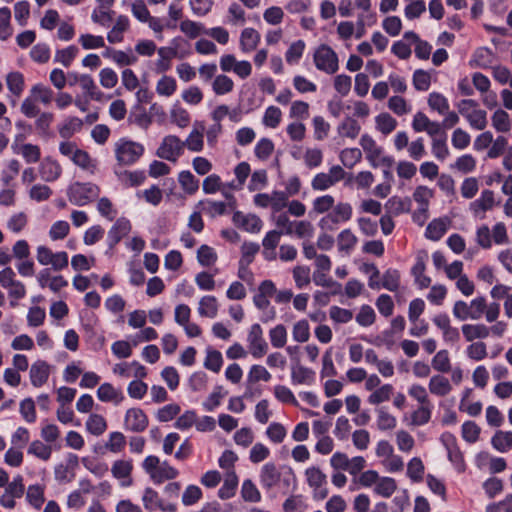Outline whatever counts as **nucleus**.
Masks as SVG:
<instances>
[{"mask_svg":"<svg viewBox=\"0 0 512 512\" xmlns=\"http://www.w3.org/2000/svg\"><path fill=\"white\" fill-rule=\"evenodd\" d=\"M292 336L296 342L305 343L310 338V326L307 320L302 319L294 323Z\"/></svg>","mask_w":512,"mask_h":512,"instance_id":"052dcab7","label":"nucleus"},{"mask_svg":"<svg viewBox=\"0 0 512 512\" xmlns=\"http://www.w3.org/2000/svg\"><path fill=\"white\" fill-rule=\"evenodd\" d=\"M234 89L233 80L225 74L215 76L212 82V90L216 95H225Z\"/></svg>","mask_w":512,"mask_h":512,"instance_id":"37998d69","label":"nucleus"},{"mask_svg":"<svg viewBox=\"0 0 512 512\" xmlns=\"http://www.w3.org/2000/svg\"><path fill=\"white\" fill-rule=\"evenodd\" d=\"M241 497L246 502L257 503L261 501V493L250 479L243 481L241 486Z\"/></svg>","mask_w":512,"mask_h":512,"instance_id":"c03bdc74","label":"nucleus"},{"mask_svg":"<svg viewBox=\"0 0 512 512\" xmlns=\"http://www.w3.org/2000/svg\"><path fill=\"white\" fill-rule=\"evenodd\" d=\"M171 122L180 128H185L190 123V115L186 109L175 104L170 111Z\"/></svg>","mask_w":512,"mask_h":512,"instance_id":"13d9d810","label":"nucleus"},{"mask_svg":"<svg viewBox=\"0 0 512 512\" xmlns=\"http://www.w3.org/2000/svg\"><path fill=\"white\" fill-rule=\"evenodd\" d=\"M432 367L435 371L440 373H447L451 370V361L447 350L438 351L431 361Z\"/></svg>","mask_w":512,"mask_h":512,"instance_id":"09e8293b","label":"nucleus"},{"mask_svg":"<svg viewBox=\"0 0 512 512\" xmlns=\"http://www.w3.org/2000/svg\"><path fill=\"white\" fill-rule=\"evenodd\" d=\"M50 375V366L43 360H37L31 365L29 376L34 387L43 386Z\"/></svg>","mask_w":512,"mask_h":512,"instance_id":"f3484780","label":"nucleus"},{"mask_svg":"<svg viewBox=\"0 0 512 512\" xmlns=\"http://www.w3.org/2000/svg\"><path fill=\"white\" fill-rule=\"evenodd\" d=\"M6 85L11 94L15 97L12 100V104L15 105L16 99H18L25 87L24 77L20 72H10L6 76Z\"/></svg>","mask_w":512,"mask_h":512,"instance_id":"c85d7f7f","label":"nucleus"},{"mask_svg":"<svg viewBox=\"0 0 512 512\" xmlns=\"http://www.w3.org/2000/svg\"><path fill=\"white\" fill-rule=\"evenodd\" d=\"M78 48L75 45H70L64 49L55 52V62L61 63L64 67H69L78 55Z\"/></svg>","mask_w":512,"mask_h":512,"instance_id":"8fccbe9b","label":"nucleus"},{"mask_svg":"<svg viewBox=\"0 0 512 512\" xmlns=\"http://www.w3.org/2000/svg\"><path fill=\"white\" fill-rule=\"evenodd\" d=\"M465 118L474 129L483 130L487 126V113L482 109H473Z\"/></svg>","mask_w":512,"mask_h":512,"instance_id":"0e129e2a","label":"nucleus"},{"mask_svg":"<svg viewBox=\"0 0 512 512\" xmlns=\"http://www.w3.org/2000/svg\"><path fill=\"white\" fill-rule=\"evenodd\" d=\"M223 364V357L221 352L215 349L208 348L206 350V358L204 360V367L210 371L218 373Z\"/></svg>","mask_w":512,"mask_h":512,"instance_id":"3c124183","label":"nucleus"},{"mask_svg":"<svg viewBox=\"0 0 512 512\" xmlns=\"http://www.w3.org/2000/svg\"><path fill=\"white\" fill-rule=\"evenodd\" d=\"M328 272H313V281L316 285L331 289L332 294H337L341 290V284L328 277Z\"/></svg>","mask_w":512,"mask_h":512,"instance_id":"603ef678","label":"nucleus"},{"mask_svg":"<svg viewBox=\"0 0 512 512\" xmlns=\"http://www.w3.org/2000/svg\"><path fill=\"white\" fill-rule=\"evenodd\" d=\"M87 430L95 435H102L107 429V422L105 418L99 414H91L86 421Z\"/></svg>","mask_w":512,"mask_h":512,"instance_id":"de8ad7c7","label":"nucleus"},{"mask_svg":"<svg viewBox=\"0 0 512 512\" xmlns=\"http://www.w3.org/2000/svg\"><path fill=\"white\" fill-rule=\"evenodd\" d=\"M260 38V34L254 28H245L240 35V49L244 53L255 50L260 42Z\"/></svg>","mask_w":512,"mask_h":512,"instance_id":"bb28decb","label":"nucleus"},{"mask_svg":"<svg viewBox=\"0 0 512 512\" xmlns=\"http://www.w3.org/2000/svg\"><path fill=\"white\" fill-rule=\"evenodd\" d=\"M158 60L155 63L157 73H165L171 68V60L177 57V50L172 47H161L157 50Z\"/></svg>","mask_w":512,"mask_h":512,"instance_id":"a878e982","label":"nucleus"},{"mask_svg":"<svg viewBox=\"0 0 512 512\" xmlns=\"http://www.w3.org/2000/svg\"><path fill=\"white\" fill-rule=\"evenodd\" d=\"M495 205L494 192L492 190H483L480 197L469 205L470 210L475 216H479Z\"/></svg>","mask_w":512,"mask_h":512,"instance_id":"6ab92c4d","label":"nucleus"},{"mask_svg":"<svg viewBox=\"0 0 512 512\" xmlns=\"http://www.w3.org/2000/svg\"><path fill=\"white\" fill-rule=\"evenodd\" d=\"M100 189L92 183H75L69 189V201L78 206H84L99 196Z\"/></svg>","mask_w":512,"mask_h":512,"instance_id":"39448f33","label":"nucleus"},{"mask_svg":"<svg viewBox=\"0 0 512 512\" xmlns=\"http://www.w3.org/2000/svg\"><path fill=\"white\" fill-rule=\"evenodd\" d=\"M156 92L163 97L172 96L177 90L176 80L168 75H163L156 83Z\"/></svg>","mask_w":512,"mask_h":512,"instance_id":"a19ab883","label":"nucleus"},{"mask_svg":"<svg viewBox=\"0 0 512 512\" xmlns=\"http://www.w3.org/2000/svg\"><path fill=\"white\" fill-rule=\"evenodd\" d=\"M314 63L318 70L334 74L339 68V60L335 51L327 46H319L314 53Z\"/></svg>","mask_w":512,"mask_h":512,"instance_id":"0eeeda50","label":"nucleus"},{"mask_svg":"<svg viewBox=\"0 0 512 512\" xmlns=\"http://www.w3.org/2000/svg\"><path fill=\"white\" fill-rule=\"evenodd\" d=\"M220 68L223 72H233L239 78L246 79L252 73V65L249 61H238L233 54H225L220 58Z\"/></svg>","mask_w":512,"mask_h":512,"instance_id":"9d476101","label":"nucleus"},{"mask_svg":"<svg viewBox=\"0 0 512 512\" xmlns=\"http://www.w3.org/2000/svg\"><path fill=\"white\" fill-rule=\"evenodd\" d=\"M72 161L75 165L91 174L95 172L97 167L96 160L92 159L86 151L81 149L74 155Z\"/></svg>","mask_w":512,"mask_h":512,"instance_id":"49530a36","label":"nucleus"},{"mask_svg":"<svg viewBox=\"0 0 512 512\" xmlns=\"http://www.w3.org/2000/svg\"><path fill=\"white\" fill-rule=\"evenodd\" d=\"M184 152V143L175 135L163 138L157 149V156L167 161L176 162Z\"/></svg>","mask_w":512,"mask_h":512,"instance_id":"1a4fd4ad","label":"nucleus"},{"mask_svg":"<svg viewBox=\"0 0 512 512\" xmlns=\"http://www.w3.org/2000/svg\"><path fill=\"white\" fill-rule=\"evenodd\" d=\"M428 389L434 396L445 397L452 391V385L447 377L436 374L430 378Z\"/></svg>","mask_w":512,"mask_h":512,"instance_id":"aec40b11","label":"nucleus"},{"mask_svg":"<svg viewBox=\"0 0 512 512\" xmlns=\"http://www.w3.org/2000/svg\"><path fill=\"white\" fill-rule=\"evenodd\" d=\"M461 332L467 342L488 338L487 325L484 323H466L461 326Z\"/></svg>","mask_w":512,"mask_h":512,"instance_id":"4be33fe9","label":"nucleus"},{"mask_svg":"<svg viewBox=\"0 0 512 512\" xmlns=\"http://www.w3.org/2000/svg\"><path fill=\"white\" fill-rule=\"evenodd\" d=\"M249 351L254 358H261L268 351V344L263 337V330L259 324H253L247 335Z\"/></svg>","mask_w":512,"mask_h":512,"instance_id":"9b49d317","label":"nucleus"},{"mask_svg":"<svg viewBox=\"0 0 512 512\" xmlns=\"http://www.w3.org/2000/svg\"><path fill=\"white\" fill-rule=\"evenodd\" d=\"M269 297L256 293L253 297L254 305L259 309L264 311V315L261 318L263 322H269L273 320L276 316L275 309L270 307Z\"/></svg>","mask_w":512,"mask_h":512,"instance_id":"c9c22d12","label":"nucleus"},{"mask_svg":"<svg viewBox=\"0 0 512 512\" xmlns=\"http://www.w3.org/2000/svg\"><path fill=\"white\" fill-rule=\"evenodd\" d=\"M397 490V482L391 477H379V481L374 487V492L384 498H390Z\"/></svg>","mask_w":512,"mask_h":512,"instance_id":"58836bf2","label":"nucleus"},{"mask_svg":"<svg viewBox=\"0 0 512 512\" xmlns=\"http://www.w3.org/2000/svg\"><path fill=\"white\" fill-rule=\"evenodd\" d=\"M387 107L397 116H404L412 111L411 104L402 96H391L387 101Z\"/></svg>","mask_w":512,"mask_h":512,"instance_id":"473e14b6","label":"nucleus"},{"mask_svg":"<svg viewBox=\"0 0 512 512\" xmlns=\"http://www.w3.org/2000/svg\"><path fill=\"white\" fill-rule=\"evenodd\" d=\"M434 325L441 331L442 339L447 344H456L460 340L458 328L451 323L449 316L445 313L437 314L432 319Z\"/></svg>","mask_w":512,"mask_h":512,"instance_id":"f8f14e48","label":"nucleus"},{"mask_svg":"<svg viewBox=\"0 0 512 512\" xmlns=\"http://www.w3.org/2000/svg\"><path fill=\"white\" fill-rule=\"evenodd\" d=\"M26 500L35 509H40L44 503V488L41 485H30L26 492Z\"/></svg>","mask_w":512,"mask_h":512,"instance_id":"5fc2aeb1","label":"nucleus"},{"mask_svg":"<svg viewBox=\"0 0 512 512\" xmlns=\"http://www.w3.org/2000/svg\"><path fill=\"white\" fill-rule=\"evenodd\" d=\"M376 129L383 135H388L397 127V121L389 113L383 112L375 117Z\"/></svg>","mask_w":512,"mask_h":512,"instance_id":"f704fd0d","label":"nucleus"},{"mask_svg":"<svg viewBox=\"0 0 512 512\" xmlns=\"http://www.w3.org/2000/svg\"><path fill=\"white\" fill-rule=\"evenodd\" d=\"M259 477L262 487L270 490L280 483L281 472L274 463L268 462L262 466Z\"/></svg>","mask_w":512,"mask_h":512,"instance_id":"2eb2a0df","label":"nucleus"},{"mask_svg":"<svg viewBox=\"0 0 512 512\" xmlns=\"http://www.w3.org/2000/svg\"><path fill=\"white\" fill-rule=\"evenodd\" d=\"M424 464L419 457L412 458L407 465V476L413 482H420L424 476Z\"/></svg>","mask_w":512,"mask_h":512,"instance_id":"bf43d9fd","label":"nucleus"},{"mask_svg":"<svg viewBox=\"0 0 512 512\" xmlns=\"http://www.w3.org/2000/svg\"><path fill=\"white\" fill-rule=\"evenodd\" d=\"M431 418V404L419 405L411 414L410 424L413 426H422L429 422Z\"/></svg>","mask_w":512,"mask_h":512,"instance_id":"680f3d73","label":"nucleus"},{"mask_svg":"<svg viewBox=\"0 0 512 512\" xmlns=\"http://www.w3.org/2000/svg\"><path fill=\"white\" fill-rule=\"evenodd\" d=\"M471 320L478 321L485 316L488 323L495 322L500 315V305L497 302L487 303L484 296H477L470 302Z\"/></svg>","mask_w":512,"mask_h":512,"instance_id":"7ed1b4c3","label":"nucleus"},{"mask_svg":"<svg viewBox=\"0 0 512 512\" xmlns=\"http://www.w3.org/2000/svg\"><path fill=\"white\" fill-rule=\"evenodd\" d=\"M271 378V373L264 366L252 365L247 375V382L250 384H255L259 381L268 382Z\"/></svg>","mask_w":512,"mask_h":512,"instance_id":"69168bd1","label":"nucleus"},{"mask_svg":"<svg viewBox=\"0 0 512 512\" xmlns=\"http://www.w3.org/2000/svg\"><path fill=\"white\" fill-rule=\"evenodd\" d=\"M361 131V126L353 117H346L337 126V133L340 138H348L354 140Z\"/></svg>","mask_w":512,"mask_h":512,"instance_id":"393cba45","label":"nucleus"},{"mask_svg":"<svg viewBox=\"0 0 512 512\" xmlns=\"http://www.w3.org/2000/svg\"><path fill=\"white\" fill-rule=\"evenodd\" d=\"M62 173L60 164L49 157L45 158L39 166V174L46 182L56 181Z\"/></svg>","mask_w":512,"mask_h":512,"instance_id":"a211bd4d","label":"nucleus"},{"mask_svg":"<svg viewBox=\"0 0 512 512\" xmlns=\"http://www.w3.org/2000/svg\"><path fill=\"white\" fill-rule=\"evenodd\" d=\"M450 219L447 217L432 220L425 232V236L433 241H438L446 233L450 226Z\"/></svg>","mask_w":512,"mask_h":512,"instance_id":"5701e85b","label":"nucleus"},{"mask_svg":"<svg viewBox=\"0 0 512 512\" xmlns=\"http://www.w3.org/2000/svg\"><path fill=\"white\" fill-rule=\"evenodd\" d=\"M97 397L102 402L120 403L124 395L120 389L114 388L110 383H103L97 390Z\"/></svg>","mask_w":512,"mask_h":512,"instance_id":"c756f323","label":"nucleus"},{"mask_svg":"<svg viewBox=\"0 0 512 512\" xmlns=\"http://www.w3.org/2000/svg\"><path fill=\"white\" fill-rule=\"evenodd\" d=\"M16 153L20 154L27 163H36L40 160L41 151L38 145L25 143L19 146H13Z\"/></svg>","mask_w":512,"mask_h":512,"instance_id":"2f4dec72","label":"nucleus"},{"mask_svg":"<svg viewBox=\"0 0 512 512\" xmlns=\"http://www.w3.org/2000/svg\"><path fill=\"white\" fill-rule=\"evenodd\" d=\"M282 120V111L276 106H269L266 108L262 123L266 127L276 128Z\"/></svg>","mask_w":512,"mask_h":512,"instance_id":"338daca9","label":"nucleus"},{"mask_svg":"<svg viewBox=\"0 0 512 512\" xmlns=\"http://www.w3.org/2000/svg\"><path fill=\"white\" fill-rule=\"evenodd\" d=\"M315 380V372L301 364L291 367V381L294 385H311Z\"/></svg>","mask_w":512,"mask_h":512,"instance_id":"412c9836","label":"nucleus"},{"mask_svg":"<svg viewBox=\"0 0 512 512\" xmlns=\"http://www.w3.org/2000/svg\"><path fill=\"white\" fill-rule=\"evenodd\" d=\"M357 242L358 238L350 229L342 230L337 236V245L340 252L349 253Z\"/></svg>","mask_w":512,"mask_h":512,"instance_id":"4c0bfd02","label":"nucleus"},{"mask_svg":"<svg viewBox=\"0 0 512 512\" xmlns=\"http://www.w3.org/2000/svg\"><path fill=\"white\" fill-rule=\"evenodd\" d=\"M82 126L83 121L80 118L69 117L59 127L58 132L62 138L68 139L72 137L76 132H79L82 129Z\"/></svg>","mask_w":512,"mask_h":512,"instance_id":"ea45409f","label":"nucleus"},{"mask_svg":"<svg viewBox=\"0 0 512 512\" xmlns=\"http://www.w3.org/2000/svg\"><path fill=\"white\" fill-rule=\"evenodd\" d=\"M218 259L217 253L214 248L208 245H201L197 250V260L200 265L210 267L216 263Z\"/></svg>","mask_w":512,"mask_h":512,"instance_id":"a18cd8bd","label":"nucleus"},{"mask_svg":"<svg viewBox=\"0 0 512 512\" xmlns=\"http://www.w3.org/2000/svg\"><path fill=\"white\" fill-rule=\"evenodd\" d=\"M36 259L43 266L51 265L55 271L65 269L69 263L67 252H53L50 248L44 245L37 247Z\"/></svg>","mask_w":512,"mask_h":512,"instance_id":"423d86ee","label":"nucleus"},{"mask_svg":"<svg viewBox=\"0 0 512 512\" xmlns=\"http://www.w3.org/2000/svg\"><path fill=\"white\" fill-rule=\"evenodd\" d=\"M427 102L429 107L439 114H445L449 110L448 100L438 92L430 93Z\"/></svg>","mask_w":512,"mask_h":512,"instance_id":"774afa93","label":"nucleus"},{"mask_svg":"<svg viewBox=\"0 0 512 512\" xmlns=\"http://www.w3.org/2000/svg\"><path fill=\"white\" fill-rule=\"evenodd\" d=\"M377 412V428L381 431L393 430L397 425L396 418L387 410L380 408Z\"/></svg>","mask_w":512,"mask_h":512,"instance_id":"6e6d98bb","label":"nucleus"},{"mask_svg":"<svg viewBox=\"0 0 512 512\" xmlns=\"http://www.w3.org/2000/svg\"><path fill=\"white\" fill-rule=\"evenodd\" d=\"M182 189L188 194H194L199 188V181L190 171H182L178 176Z\"/></svg>","mask_w":512,"mask_h":512,"instance_id":"e2e57ef3","label":"nucleus"},{"mask_svg":"<svg viewBox=\"0 0 512 512\" xmlns=\"http://www.w3.org/2000/svg\"><path fill=\"white\" fill-rule=\"evenodd\" d=\"M492 446L499 452H506L512 447V431L498 430L491 439Z\"/></svg>","mask_w":512,"mask_h":512,"instance_id":"e433bc0d","label":"nucleus"},{"mask_svg":"<svg viewBox=\"0 0 512 512\" xmlns=\"http://www.w3.org/2000/svg\"><path fill=\"white\" fill-rule=\"evenodd\" d=\"M233 223L236 227L248 232V233H259L263 227V221L255 214H245L237 211L233 215Z\"/></svg>","mask_w":512,"mask_h":512,"instance_id":"ddd939ff","label":"nucleus"},{"mask_svg":"<svg viewBox=\"0 0 512 512\" xmlns=\"http://www.w3.org/2000/svg\"><path fill=\"white\" fill-rule=\"evenodd\" d=\"M178 475L179 471L171 466L167 461H164L160 464L157 472L152 474V481L160 484L167 480H173L177 478Z\"/></svg>","mask_w":512,"mask_h":512,"instance_id":"72a5a7b5","label":"nucleus"},{"mask_svg":"<svg viewBox=\"0 0 512 512\" xmlns=\"http://www.w3.org/2000/svg\"><path fill=\"white\" fill-rule=\"evenodd\" d=\"M133 464L130 460H117L111 468L112 475L121 481V485L128 487L132 485L131 472Z\"/></svg>","mask_w":512,"mask_h":512,"instance_id":"dca6fc26","label":"nucleus"},{"mask_svg":"<svg viewBox=\"0 0 512 512\" xmlns=\"http://www.w3.org/2000/svg\"><path fill=\"white\" fill-rule=\"evenodd\" d=\"M148 423V417L140 408H130L125 413L124 427L129 431L142 432L147 428Z\"/></svg>","mask_w":512,"mask_h":512,"instance_id":"4468645a","label":"nucleus"},{"mask_svg":"<svg viewBox=\"0 0 512 512\" xmlns=\"http://www.w3.org/2000/svg\"><path fill=\"white\" fill-rule=\"evenodd\" d=\"M393 394V386L391 384H384L374 390L367 398L368 403L371 405H379L383 402L389 401Z\"/></svg>","mask_w":512,"mask_h":512,"instance_id":"79ce46f5","label":"nucleus"},{"mask_svg":"<svg viewBox=\"0 0 512 512\" xmlns=\"http://www.w3.org/2000/svg\"><path fill=\"white\" fill-rule=\"evenodd\" d=\"M114 152L118 164L129 166L140 159L144 153V146L138 142L122 138L115 143Z\"/></svg>","mask_w":512,"mask_h":512,"instance_id":"f257e3e1","label":"nucleus"},{"mask_svg":"<svg viewBox=\"0 0 512 512\" xmlns=\"http://www.w3.org/2000/svg\"><path fill=\"white\" fill-rule=\"evenodd\" d=\"M271 345L274 348H282L287 343V330L283 324H278L269 331Z\"/></svg>","mask_w":512,"mask_h":512,"instance_id":"4d7b16f0","label":"nucleus"},{"mask_svg":"<svg viewBox=\"0 0 512 512\" xmlns=\"http://www.w3.org/2000/svg\"><path fill=\"white\" fill-rule=\"evenodd\" d=\"M492 126L498 131V132H508L511 129V122L509 118V114L502 110L498 109L496 110L492 117Z\"/></svg>","mask_w":512,"mask_h":512,"instance_id":"864d4df0","label":"nucleus"},{"mask_svg":"<svg viewBox=\"0 0 512 512\" xmlns=\"http://www.w3.org/2000/svg\"><path fill=\"white\" fill-rule=\"evenodd\" d=\"M359 144L366 155V159L372 167L377 168L380 165L390 167L393 164V159L390 156L385 155L384 149L379 146L369 134H363L359 140Z\"/></svg>","mask_w":512,"mask_h":512,"instance_id":"f03ea898","label":"nucleus"},{"mask_svg":"<svg viewBox=\"0 0 512 512\" xmlns=\"http://www.w3.org/2000/svg\"><path fill=\"white\" fill-rule=\"evenodd\" d=\"M198 313L202 317L215 318L218 314V302L214 296H204L200 299Z\"/></svg>","mask_w":512,"mask_h":512,"instance_id":"7c9ffc66","label":"nucleus"},{"mask_svg":"<svg viewBox=\"0 0 512 512\" xmlns=\"http://www.w3.org/2000/svg\"><path fill=\"white\" fill-rule=\"evenodd\" d=\"M344 169L335 165L332 166L327 173H318L311 181V187L316 191H324L333 187L336 183L343 180L345 177Z\"/></svg>","mask_w":512,"mask_h":512,"instance_id":"6e6552de","label":"nucleus"},{"mask_svg":"<svg viewBox=\"0 0 512 512\" xmlns=\"http://www.w3.org/2000/svg\"><path fill=\"white\" fill-rule=\"evenodd\" d=\"M353 209L348 202L335 203L331 211L319 222L322 228L333 229L335 226L348 222L352 218Z\"/></svg>","mask_w":512,"mask_h":512,"instance_id":"20e7f679","label":"nucleus"},{"mask_svg":"<svg viewBox=\"0 0 512 512\" xmlns=\"http://www.w3.org/2000/svg\"><path fill=\"white\" fill-rule=\"evenodd\" d=\"M238 486V476L235 470L226 473L223 485L218 490V496L222 500H227L235 495Z\"/></svg>","mask_w":512,"mask_h":512,"instance_id":"cd10ccee","label":"nucleus"},{"mask_svg":"<svg viewBox=\"0 0 512 512\" xmlns=\"http://www.w3.org/2000/svg\"><path fill=\"white\" fill-rule=\"evenodd\" d=\"M129 26V19L124 15H120L107 34L108 42L111 44L121 43L124 39L123 34L129 29Z\"/></svg>","mask_w":512,"mask_h":512,"instance_id":"b1692460","label":"nucleus"}]
</instances>
